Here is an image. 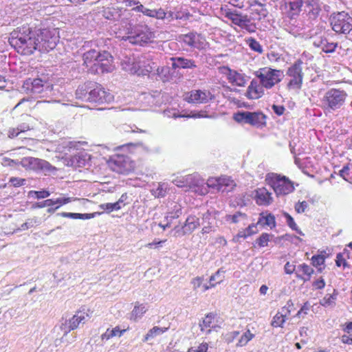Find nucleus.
Segmentation results:
<instances>
[{
	"mask_svg": "<svg viewBox=\"0 0 352 352\" xmlns=\"http://www.w3.org/2000/svg\"><path fill=\"white\" fill-rule=\"evenodd\" d=\"M8 41L19 54L31 55L37 50V30L27 24L17 27L10 32Z\"/></svg>",
	"mask_w": 352,
	"mask_h": 352,
	"instance_id": "f257e3e1",
	"label": "nucleus"
},
{
	"mask_svg": "<svg viewBox=\"0 0 352 352\" xmlns=\"http://www.w3.org/2000/svg\"><path fill=\"white\" fill-rule=\"evenodd\" d=\"M82 65L92 74L111 72L114 69L113 57L107 51L91 49L83 53Z\"/></svg>",
	"mask_w": 352,
	"mask_h": 352,
	"instance_id": "f03ea898",
	"label": "nucleus"
},
{
	"mask_svg": "<svg viewBox=\"0 0 352 352\" xmlns=\"http://www.w3.org/2000/svg\"><path fill=\"white\" fill-rule=\"evenodd\" d=\"M348 95L344 90L331 88L320 99V107L326 112L341 109L345 104Z\"/></svg>",
	"mask_w": 352,
	"mask_h": 352,
	"instance_id": "7ed1b4c3",
	"label": "nucleus"
},
{
	"mask_svg": "<svg viewBox=\"0 0 352 352\" xmlns=\"http://www.w3.org/2000/svg\"><path fill=\"white\" fill-rule=\"evenodd\" d=\"M266 184L270 186L276 196H285L293 192L295 190L294 184L287 177L270 173L266 175Z\"/></svg>",
	"mask_w": 352,
	"mask_h": 352,
	"instance_id": "20e7f679",
	"label": "nucleus"
},
{
	"mask_svg": "<svg viewBox=\"0 0 352 352\" xmlns=\"http://www.w3.org/2000/svg\"><path fill=\"white\" fill-rule=\"evenodd\" d=\"M107 164L109 168L118 174L129 175L137 168L136 162L125 154L116 153L109 159Z\"/></svg>",
	"mask_w": 352,
	"mask_h": 352,
	"instance_id": "39448f33",
	"label": "nucleus"
},
{
	"mask_svg": "<svg viewBox=\"0 0 352 352\" xmlns=\"http://www.w3.org/2000/svg\"><path fill=\"white\" fill-rule=\"evenodd\" d=\"M302 65L303 61L301 59H297L287 68L286 71L287 77L286 87L289 91L301 89L304 78Z\"/></svg>",
	"mask_w": 352,
	"mask_h": 352,
	"instance_id": "423d86ee",
	"label": "nucleus"
},
{
	"mask_svg": "<svg viewBox=\"0 0 352 352\" xmlns=\"http://www.w3.org/2000/svg\"><path fill=\"white\" fill-rule=\"evenodd\" d=\"M254 75L261 81L265 89H271L281 82L283 78V72L280 69L264 67L256 71Z\"/></svg>",
	"mask_w": 352,
	"mask_h": 352,
	"instance_id": "0eeeda50",
	"label": "nucleus"
},
{
	"mask_svg": "<svg viewBox=\"0 0 352 352\" xmlns=\"http://www.w3.org/2000/svg\"><path fill=\"white\" fill-rule=\"evenodd\" d=\"M37 50L41 52H49L54 50L59 41V36L56 30L47 28L37 30Z\"/></svg>",
	"mask_w": 352,
	"mask_h": 352,
	"instance_id": "6e6552de",
	"label": "nucleus"
},
{
	"mask_svg": "<svg viewBox=\"0 0 352 352\" xmlns=\"http://www.w3.org/2000/svg\"><path fill=\"white\" fill-rule=\"evenodd\" d=\"M155 38V33L146 25H135L129 32L125 40L132 44L143 45L151 43Z\"/></svg>",
	"mask_w": 352,
	"mask_h": 352,
	"instance_id": "1a4fd4ad",
	"label": "nucleus"
},
{
	"mask_svg": "<svg viewBox=\"0 0 352 352\" xmlns=\"http://www.w3.org/2000/svg\"><path fill=\"white\" fill-rule=\"evenodd\" d=\"M332 30L338 34H349L352 30V17L346 12L333 13L330 17Z\"/></svg>",
	"mask_w": 352,
	"mask_h": 352,
	"instance_id": "9d476101",
	"label": "nucleus"
},
{
	"mask_svg": "<svg viewBox=\"0 0 352 352\" xmlns=\"http://www.w3.org/2000/svg\"><path fill=\"white\" fill-rule=\"evenodd\" d=\"M206 184L208 188L222 192L232 191L236 186V183L232 177L226 175H221L219 177H210L207 179Z\"/></svg>",
	"mask_w": 352,
	"mask_h": 352,
	"instance_id": "9b49d317",
	"label": "nucleus"
},
{
	"mask_svg": "<svg viewBox=\"0 0 352 352\" xmlns=\"http://www.w3.org/2000/svg\"><path fill=\"white\" fill-rule=\"evenodd\" d=\"M113 100V96L107 91L102 85L94 82L93 88L89 91L87 101L98 104L110 103Z\"/></svg>",
	"mask_w": 352,
	"mask_h": 352,
	"instance_id": "f8f14e48",
	"label": "nucleus"
},
{
	"mask_svg": "<svg viewBox=\"0 0 352 352\" xmlns=\"http://www.w3.org/2000/svg\"><path fill=\"white\" fill-rule=\"evenodd\" d=\"M209 90L194 89L185 93L184 99L188 103L204 104L214 99Z\"/></svg>",
	"mask_w": 352,
	"mask_h": 352,
	"instance_id": "ddd939ff",
	"label": "nucleus"
},
{
	"mask_svg": "<svg viewBox=\"0 0 352 352\" xmlns=\"http://www.w3.org/2000/svg\"><path fill=\"white\" fill-rule=\"evenodd\" d=\"M221 72L226 75L228 81L232 85L243 87L247 84V76L244 73L239 72L228 67H221Z\"/></svg>",
	"mask_w": 352,
	"mask_h": 352,
	"instance_id": "4468645a",
	"label": "nucleus"
},
{
	"mask_svg": "<svg viewBox=\"0 0 352 352\" xmlns=\"http://www.w3.org/2000/svg\"><path fill=\"white\" fill-rule=\"evenodd\" d=\"M303 4L304 0H284L282 10L288 18L293 19L299 16Z\"/></svg>",
	"mask_w": 352,
	"mask_h": 352,
	"instance_id": "2eb2a0df",
	"label": "nucleus"
},
{
	"mask_svg": "<svg viewBox=\"0 0 352 352\" xmlns=\"http://www.w3.org/2000/svg\"><path fill=\"white\" fill-rule=\"evenodd\" d=\"M294 304L292 300H288L286 305L278 311L273 317L271 325L273 327H283L285 321L288 319L291 314L292 309Z\"/></svg>",
	"mask_w": 352,
	"mask_h": 352,
	"instance_id": "dca6fc26",
	"label": "nucleus"
},
{
	"mask_svg": "<svg viewBox=\"0 0 352 352\" xmlns=\"http://www.w3.org/2000/svg\"><path fill=\"white\" fill-rule=\"evenodd\" d=\"M199 226V219L195 215H190L187 217L182 229H179L178 226H175L174 228L175 236H178L190 234L196 230Z\"/></svg>",
	"mask_w": 352,
	"mask_h": 352,
	"instance_id": "f3484780",
	"label": "nucleus"
},
{
	"mask_svg": "<svg viewBox=\"0 0 352 352\" xmlns=\"http://www.w3.org/2000/svg\"><path fill=\"white\" fill-rule=\"evenodd\" d=\"M89 315L84 310H78L76 312L72 318L67 322L63 324L64 329L66 332H69L72 330L76 329L80 323H85L86 318H89Z\"/></svg>",
	"mask_w": 352,
	"mask_h": 352,
	"instance_id": "a211bd4d",
	"label": "nucleus"
},
{
	"mask_svg": "<svg viewBox=\"0 0 352 352\" xmlns=\"http://www.w3.org/2000/svg\"><path fill=\"white\" fill-rule=\"evenodd\" d=\"M173 184L179 188H188L192 189L199 185L197 177L192 174L185 176H177L173 180Z\"/></svg>",
	"mask_w": 352,
	"mask_h": 352,
	"instance_id": "6ab92c4d",
	"label": "nucleus"
},
{
	"mask_svg": "<svg viewBox=\"0 0 352 352\" xmlns=\"http://www.w3.org/2000/svg\"><path fill=\"white\" fill-rule=\"evenodd\" d=\"M265 87L256 79H252L248 87L245 96L248 99L256 100L264 95Z\"/></svg>",
	"mask_w": 352,
	"mask_h": 352,
	"instance_id": "aec40b11",
	"label": "nucleus"
},
{
	"mask_svg": "<svg viewBox=\"0 0 352 352\" xmlns=\"http://www.w3.org/2000/svg\"><path fill=\"white\" fill-rule=\"evenodd\" d=\"M254 200L258 206H269L273 201L272 193L265 188H258L254 190Z\"/></svg>",
	"mask_w": 352,
	"mask_h": 352,
	"instance_id": "412c9836",
	"label": "nucleus"
},
{
	"mask_svg": "<svg viewBox=\"0 0 352 352\" xmlns=\"http://www.w3.org/2000/svg\"><path fill=\"white\" fill-rule=\"evenodd\" d=\"M34 129L33 126H31L28 123H21L19 124L16 127H11L8 130V137L10 139H14L16 138H19L21 139L28 140L30 139L27 137L21 136L23 134L26 133L28 131H30Z\"/></svg>",
	"mask_w": 352,
	"mask_h": 352,
	"instance_id": "4be33fe9",
	"label": "nucleus"
},
{
	"mask_svg": "<svg viewBox=\"0 0 352 352\" xmlns=\"http://www.w3.org/2000/svg\"><path fill=\"white\" fill-rule=\"evenodd\" d=\"M314 274V268L305 263L298 265L295 272L296 277L303 282L309 281Z\"/></svg>",
	"mask_w": 352,
	"mask_h": 352,
	"instance_id": "5701e85b",
	"label": "nucleus"
},
{
	"mask_svg": "<svg viewBox=\"0 0 352 352\" xmlns=\"http://www.w3.org/2000/svg\"><path fill=\"white\" fill-rule=\"evenodd\" d=\"M21 163L25 168L34 170L43 169L45 166V164H48V162L45 160L32 157L23 158Z\"/></svg>",
	"mask_w": 352,
	"mask_h": 352,
	"instance_id": "b1692460",
	"label": "nucleus"
},
{
	"mask_svg": "<svg viewBox=\"0 0 352 352\" xmlns=\"http://www.w3.org/2000/svg\"><path fill=\"white\" fill-rule=\"evenodd\" d=\"M172 67L173 69L182 68V69H193L197 67L195 61L192 59H188L184 57H172L170 58Z\"/></svg>",
	"mask_w": 352,
	"mask_h": 352,
	"instance_id": "393cba45",
	"label": "nucleus"
},
{
	"mask_svg": "<svg viewBox=\"0 0 352 352\" xmlns=\"http://www.w3.org/2000/svg\"><path fill=\"white\" fill-rule=\"evenodd\" d=\"M247 124H250L257 127L263 126L266 124V116L261 112L248 111Z\"/></svg>",
	"mask_w": 352,
	"mask_h": 352,
	"instance_id": "a878e982",
	"label": "nucleus"
},
{
	"mask_svg": "<svg viewBox=\"0 0 352 352\" xmlns=\"http://www.w3.org/2000/svg\"><path fill=\"white\" fill-rule=\"evenodd\" d=\"M220 12L222 15L231 20L234 25L238 26L241 25L244 18V16H242L236 11H232L231 9L227 8V6L224 8L221 7Z\"/></svg>",
	"mask_w": 352,
	"mask_h": 352,
	"instance_id": "bb28decb",
	"label": "nucleus"
},
{
	"mask_svg": "<svg viewBox=\"0 0 352 352\" xmlns=\"http://www.w3.org/2000/svg\"><path fill=\"white\" fill-rule=\"evenodd\" d=\"M328 257V254L325 250H323L320 254L312 256L311 258V264L314 267L317 269V271L320 273L325 268V260Z\"/></svg>",
	"mask_w": 352,
	"mask_h": 352,
	"instance_id": "cd10ccee",
	"label": "nucleus"
},
{
	"mask_svg": "<svg viewBox=\"0 0 352 352\" xmlns=\"http://www.w3.org/2000/svg\"><path fill=\"white\" fill-rule=\"evenodd\" d=\"M90 160V156L85 151H80L71 157V165L75 167H83Z\"/></svg>",
	"mask_w": 352,
	"mask_h": 352,
	"instance_id": "c85d7f7f",
	"label": "nucleus"
},
{
	"mask_svg": "<svg viewBox=\"0 0 352 352\" xmlns=\"http://www.w3.org/2000/svg\"><path fill=\"white\" fill-rule=\"evenodd\" d=\"M128 329L129 328L121 329L120 326H116L113 329L108 328L105 332L101 335L100 339L102 342H107L113 337H121Z\"/></svg>",
	"mask_w": 352,
	"mask_h": 352,
	"instance_id": "c756f323",
	"label": "nucleus"
},
{
	"mask_svg": "<svg viewBox=\"0 0 352 352\" xmlns=\"http://www.w3.org/2000/svg\"><path fill=\"white\" fill-rule=\"evenodd\" d=\"M151 67L148 65L146 67L141 65L140 62L133 63L131 67L129 69H126L131 74H137L138 76L147 75L151 72Z\"/></svg>",
	"mask_w": 352,
	"mask_h": 352,
	"instance_id": "7c9ffc66",
	"label": "nucleus"
},
{
	"mask_svg": "<svg viewBox=\"0 0 352 352\" xmlns=\"http://www.w3.org/2000/svg\"><path fill=\"white\" fill-rule=\"evenodd\" d=\"M146 311L147 308L144 304L136 302L130 314L129 320L133 322H137L143 317Z\"/></svg>",
	"mask_w": 352,
	"mask_h": 352,
	"instance_id": "2f4dec72",
	"label": "nucleus"
},
{
	"mask_svg": "<svg viewBox=\"0 0 352 352\" xmlns=\"http://www.w3.org/2000/svg\"><path fill=\"white\" fill-rule=\"evenodd\" d=\"M351 257V252L346 248H344L342 252L337 254L336 258V265L337 267H342L343 269L350 268L351 265L347 260Z\"/></svg>",
	"mask_w": 352,
	"mask_h": 352,
	"instance_id": "473e14b6",
	"label": "nucleus"
},
{
	"mask_svg": "<svg viewBox=\"0 0 352 352\" xmlns=\"http://www.w3.org/2000/svg\"><path fill=\"white\" fill-rule=\"evenodd\" d=\"M168 327H160L154 326L150 329L142 339L143 342H148L155 339L157 336H160L167 331Z\"/></svg>",
	"mask_w": 352,
	"mask_h": 352,
	"instance_id": "72a5a7b5",
	"label": "nucleus"
},
{
	"mask_svg": "<svg viewBox=\"0 0 352 352\" xmlns=\"http://www.w3.org/2000/svg\"><path fill=\"white\" fill-rule=\"evenodd\" d=\"M257 224L267 226L271 228L276 227V219L274 214L267 212H263L260 214V217Z\"/></svg>",
	"mask_w": 352,
	"mask_h": 352,
	"instance_id": "f704fd0d",
	"label": "nucleus"
},
{
	"mask_svg": "<svg viewBox=\"0 0 352 352\" xmlns=\"http://www.w3.org/2000/svg\"><path fill=\"white\" fill-rule=\"evenodd\" d=\"M341 327L345 333L341 336V342L345 344L352 345V322H345Z\"/></svg>",
	"mask_w": 352,
	"mask_h": 352,
	"instance_id": "c9c22d12",
	"label": "nucleus"
},
{
	"mask_svg": "<svg viewBox=\"0 0 352 352\" xmlns=\"http://www.w3.org/2000/svg\"><path fill=\"white\" fill-rule=\"evenodd\" d=\"M93 85H94V82H87L81 86H79L76 91L77 98L87 100V98L89 96V91L93 88Z\"/></svg>",
	"mask_w": 352,
	"mask_h": 352,
	"instance_id": "e433bc0d",
	"label": "nucleus"
},
{
	"mask_svg": "<svg viewBox=\"0 0 352 352\" xmlns=\"http://www.w3.org/2000/svg\"><path fill=\"white\" fill-rule=\"evenodd\" d=\"M216 314L210 313L207 314L203 319L202 323L200 324L201 330L203 331H210V328H214Z\"/></svg>",
	"mask_w": 352,
	"mask_h": 352,
	"instance_id": "4c0bfd02",
	"label": "nucleus"
},
{
	"mask_svg": "<svg viewBox=\"0 0 352 352\" xmlns=\"http://www.w3.org/2000/svg\"><path fill=\"white\" fill-rule=\"evenodd\" d=\"M225 271L222 268L219 269L214 274L210 277L209 285H203V292H206L210 288L214 287L217 284L221 283L223 280V277L217 280L216 276L223 275Z\"/></svg>",
	"mask_w": 352,
	"mask_h": 352,
	"instance_id": "58836bf2",
	"label": "nucleus"
},
{
	"mask_svg": "<svg viewBox=\"0 0 352 352\" xmlns=\"http://www.w3.org/2000/svg\"><path fill=\"white\" fill-rule=\"evenodd\" d=\"M225 271L222 268L219 269L214 274L210 277L209 285H203V292H206L210 288L214 287L217 284L221 283L223 280V277L217 280L216 276L223 275Z\"/></svg>",
	"mask_w": 352,
	"mask_h": 352,
	"instance_id": "ea45409f",
	"label": "nucleus"
},
{
	"mask_svg": "<svg viewBox=\"0 0 352 352\" xmlns=\"http://www.w3.org/2000/svg\"><path fill=\"white\" fill-rule=\"evenodd\" d=\"M199 38V34L189 33L184 35L183 41L186 45L190 47L200 48V45L198 41Z\"/></svg>",
	"mask_w": 352,
	"mask_h": 352,
	"instance_id": "a19ab883",
	"label": "nucleus"
},
{
	"mask_svg": "<svg viewBox=\"0 0 352 352\" xmlns=\"http://www.w3.org/2000/svg\"><path fill=\"white\" fill-rule=\"evenodd\" d=\"M52 102L47 100L38 101L34 106V109L40 113H48L51 111V104Z\"/></svg>",
	"mask_w": 352,
	"mask_h": 352,
	"instance_id": "79ce46f5",
	"label": "nucleus"
},
{
	"mask_svg": "<svg viewBox=\"0 0 352 352\" xmlns=\"http://www.w3.org/2000/svg\"><path fill=\"white\" fill-rule=\"evenodd\" d=\"M254 338V334L248 329L239 339L236 346L237 347H242L245 345Z\"/></svg>",
	"mask_w": 352,
	"mask_h": 352,
	"instance_id": "37998d69",
	"label": "nucleus"
},
{
	"mask_svg": "<svg viewBox=\"0 0 352 352\" xmlns=\"http://www.w3.org/2000/svg\"><path fill=\"white\" fill-rule=\"evenodd\" d=\"M272 237L273 234L263 232L256 239V244H257L259 248L266 247L268 245V243L272 240Z\"/></svg>",
	"mask_w": 352,
	"mask_h": 352,
	"instance_id": "c03bdc74",
	"label": "nucleus"
},
{
	"mask_svg": "<svg viewBox=\"0 0 352 352\" xmlns=\"http://www.w3.org/2000/svg\"><path fill=\"white\" fill-rule=\"evenodd\" d=\"M246 43L250 48L258 54H262L263 52L261 45L254 38L250 37L245 40Z\"/></svg>",
	"mask_w": 352,
	"mask_h": 352,
	"instance_id": "a18cd8bd",
	"label": "nucleus"
},
{
	"mask_svg": "<svg viewBox=\"0 0 352 352\" xmlns=\"http://www.w3.org/2000/svg\"><path fill=\"white\" fill-rule=\"evenodd\" d=\"M239 27L242 29H245L250 33L254 32L256 29L255 24L251 22L247 15L244 16L243 20Z\"/></svg>",
	"mask_w": 352,
	"mask_h": 352,
	"instance_id": "49530a36",
	"label": "nucleus"
},
{
	"mask_svg": "<svg viewBox=\"0 0 352 352\" xmlns=\"http://www.w3.org/2000/svg\"><path fill=\"white\" fill-rule=\"evenodd\" d=\"M157 74L163 82L168 81L170 78V68L168 67H158Z\"/></svg>",
	"mask_w": 352,
	"mask_h": 352,
	"instance_id": "de8ad7c7",
	"label": "nucleus"
},
{
	"mask_svg": "<svg viewBox=\"0 0 352 352\" xmlns=\"http://www.w3.org/2000/svg\"><path fill=\"white\" fill-rule=\"evenodd\" d=\"M284 217L286 219L287 224L291 229L295 230L298 234L300 235H304L302 230L298 229V227L297 224L295 223L294 218L289 213L285 212Z\"/></svg>",
	"mask_w": 352,
	"mask_h": 352,
	"instance_id": "09e8293b",
	"label": "nucleus"
},
{
	"mask_svg": "<svg viewBox=\"0 0 352 352\" xmlns=\"http://www.w3.org/2000/svg\"><path fill=\"white\" fill-rule=\"evenodd\" d=\"M100 208L107 211L109 213L113 210H119L122 208V205H119L118 203H106L99 206Z\"/></svg>",
	"mask_w": 352,
	"mask_h": 352,
	"instance_id": "8fccbe9b",
	"label": "nucleus"
},
{
	"mask_svg": "<svg viewBox=\"0 0 352 352\" xmlns=\"http://www.w3.org/2000/svg\"><path fill=\"white\" fill-rule=\"evenodd\" d=\"M167 193V186L165 184H159L157 188L152 190L155 197H164Z\"/></svg>",
	"mask_w": 352,
	"mask_h": 352,
	"instance_id": "3c124183",
	"label": "nucleus"
},
{
	"mask_svg": "<svg viewBox=\"0 0 352 352\" xmlns=\"http://www.w3.org/2000/svg\"><path fill=\"white\" fill-rule=\"evenodd\" d=\"M338 46L337 43H329L326 41L325 43H322V50L325 53H332L333 52Z\"/></svg>",
	"mask_w": 352,
	"mask_h": 352,
	"instance_id": "603ef678",
	"label": "nucleus"
},
{
	"mask_svg": "<svg viewBox=\"0 0 352 352\" xmlns=\"http://www.w3.org/2000/svg\"><path fill=\"white\" fill-rule=\"evenodd\" d=\"M326 285L325 280L323 277L320 276L318 279L314 280L311 283V286L313 289L318 290V289H322L324 288Z\"/></svg>",
	"mask_w": 352,
	"mask_h": 352,
	"instance_id": "864d4df0",
	"label": "nucleus"
},
{
	"mask_svg": "<svg viewBox=\"0 0 352 352\" xmlns=\"http://www.w3.org/2000/svg\"><path fill=\"white\" fill-rule=\"evenodd\" d=\"M248 111L238 112L234 114V120L237 122H248Z\"/></svg>",
	"mask_w": 352,
	"mask_h": 352,
	"instance_id": "5fc2aeb1",
	"label": "nucleus"
},
{
	"mask_svg": "<svg viewBox=\"0 0 352 352\" xmlns=\"http://www.w3.org/2000/svg\"><path fill=\"white\" fill-rule=\"evenodd\" d=\"M208 344L207 342H202L197 347H191L188 349L187 352H210L208 351Z\"/></svg>",
	"mask_w": 352,
	"mask_h": 352,
	"instance_id": "6e6d98bb",
	"label": "nucleus"
},
{
	"mask_svg": "<svg viewBox=\"0 0 352 352\" xmlns=\"http://www.w3.org/2000/svg\"><path fill=\"white\" fill-rule=\"evenodd\" d=\"M350 167L349 165L347 164L344 166L340 170V176L342 177L345 181H349L352 179V177L350 175Z\"/></svg>",
	"mask_w": 352,
	"mask_h": 352,
	"instance_id": "4d7b16f0",
	"label": "nucleus"
},
{
	"mask_svg": "<svg viewBox=\"0 0 352 352\" xmlns=\"http://www.w3.org/2000/svg\"><path fill=\"white\" fill-rule=\"evenodd\" d=\"M336 296L333 294H327L321 300V305L323 306H329L334 303Z\"/></svg>",
	"mask_w": 352,
	"mask_h": 352,
	"instance_id": "13d9d810",
	"label": "nucleus"
},
{
	"mask_svg": "<svg viewBox=\"0 0 352 352\" xmlns=\"http://www.w3.org/2000/svg\"><path fill=\"white\" fill-rule=\"evenodd\" d=\"M308 208V204L306 201H298L295 204L294 208L297 213L304 212Z\"/></svg>",
	"mask_w": 352,
	"mask_h": 352,
	"instance_id": "bf43d9fd",
	"label": "nucleus"
},
{
	"mask_svg": "<svg viewBox=\"0 0 352 352\" xmlns=\"http://www.w3.org/2000/svg\"><path fill=\"white\" fill-rule=\"evenodd\" d=\"M26 180L23 178H19L15 177H12L9 179V182L14 186V187H20L25 184Z\"/></svg>",
	"mask_w": 352,
	"mask_h": 352,
	"instance_id": "052dcab7",
	"label": "nucleus"
},
{
	"mask_svg": "<svg viewBox=\"0 0 352 352\" xmlns=\"http://www.w3.org/2000/svg\"><path fill=\"white\" fill-rule=\"evenodd\" d=\"M44 85V81L41 78H35L32 82V89L39 92Z\"/></svg>",
	"mask_w": 352,
	"mask_h": 352,
	"instance_id": "680f3d73",
	"label": "nucleus"
},
{
	"mask_svg": "<svg viewBox=\"0 0 352 352\" xmlns=\"http://www.w3.org/2000/svg\"><path fill=\"white\" fill-rule=\"evenodd\" d=\"M76 198L74 197H66V198H58L55 199L56 204H58V206L56 207V209L58 208L60 206L67 204L72 201L76 200Z\"/></svg>",
	"mask_w": 352,
	"mask_h": 352,
	"instance_id": "e2e57ef3",
	"label": "nucleus"
},
{
	"mask_svg": "<svg viewBox=\"0 0 352 352\" xmlns=\"http://www.w3.org/2000/svg\"><path fill=\"white\" fill-rule=\"evenodd\" d=\"M166 16V12L162 8H159L157 10H154L153 18H155L157 19H164Z\"/></svg>",
	"mask_w": 352,
	"mask_h": 352,
	"instance_id": "0e129e2a",
	"label": "nucleus"
},
{
	"mask_svg": "<svg viewBox=\"0 0 352 352\" xmlns=\"http://www.w3.org/2000/svg\"><path fill=\"white\" fill-rule=\"evenodd\" d=\"M250 236V234L247 233L246 230L244 229L243 230L239 231L232 239V241L234 243H237L239 241V239L241 238L245 239L247 237Z\"/></svg>",
	"mask_w": 352,
	"mask_h": 352,
	"instance_id": "69168bd1",
	"label": "nucleus"
},
{
	"mask_svg": "<svg viewBox=\"0 0 352 352\" xmlns=\"http://www.w3.org/2000/svg\"><path fill=\"white\" fill-rule=\"evenodd\" d=\"M284 270L285 274H292L294 272H296V265L293 263H291L290 262L287 261L285 266H284Z\"/></svg>",
	"mask_w": 352,
	"mask_h": 352,
	"instance_id": "338daca9",
	"label": "nucleus"
},
{
	"mask_svg": "<svg viewBox=\"0 0 352 352\" xmlns=\"http://www.w3.org/2000/svg\"><path fill=\"white\" fill-rule=\"evenodd\" d=\"M166 241V239L160 240V241L154 240L153 242L147 243L146 245V247L151 248H151H158L159 247H161L162 245V244L164 243Z\"/></svg>",
	"mask_w": 352,
	"mask_h": 352,
	"instance_id": "774afa93",
	"label": "nucleus"
}]
</instances>
